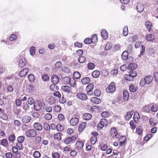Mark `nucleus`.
Instances as JSON below:
<instances>
[{"mask_svg":"<svg viewBox=\"0 0 158 158\" xmlns=\"http://www.w3.org/2000/svg\"><path fill=\"white\" fill-rule=\"evenodd\" d=\"M73 76L75 78L78 79L81 77V74L78 72H75L73 74Z\"/></svg>","mask_w":158,"mask_h":158,"instance_id":"nucleus-48","label":"nucleus"},{"mask_svg":"<svg viewBox=\"0 0 158 158\" xmlns=\"http://www.w3.org/2000/svg\"><path fill=\"white\" fill-rule=\"evenodd\" d=\"M84 145V143L81 141H77L75 144L76 147L78 150L82 148Z\"/></svg>","mask_w":158,"mask_h":158,"instance_id":"nucleus-15","label":"nucleus"},{"mask_svg":"<svg viewBox=\"0 0 158 158\" xmlns=\"http://www.w3.org/2000/svg\"><path fill=\"white\" fill-rule=\"evenodd\" d=\"M51 81L53 84H56L59 81V79L56 75L54 74L52 76Z\"/></svg>","mask_w":158,"mask_h":158,"instance_id":"nucleus-17","label":"nucleus"},{"mask_svg":"<svg viewBox=\"0 0 158 158\" xmlns=\"http://www.w3.org/2000/svg\"><path fill=\"white\" fill-rule=\"evenodd\" d=\"M137 67V64L134 63L130 64L128 66V69H136Z\"/></svg>","mask_w":158,"mask_h":158,"instance_id":"nucleus-30","label":"nucleus"},{"mask_svg":"<svg viewBox=\"0 0 158 158\" xmlns=\"http://www.w3.org/2000/svg\"><path fill=\"white\" fill-rule=\"evenodd\" d=\"M25 135L28 138H34L36 137L37 135V132L34 129H30L26 131Z\"/></svg>","mask_w":158,"mask_h":158,"instance_id":"nucleus-2","label":"nucleus"},{"mask_svg":"<svg viewBox=\"0 0 158 158\" xmlns=\"http://www.w3.org/2000/svg\"><path fill=\"white\" fill-rule=\"evenodd\" d=\"M144 80L147 84L151 83L153 80V78L152 76L150 75L147 76L144 78Z\"/></svg>","mask_w":158,"mask_h":158,"instance_id":"nucleus-22","label":"nucleus"},{"mask_svg":"<svg viewBox=\"0 0 158 158\" xmlns=\"http://www.w3.org/2000/svg\"><path fill=\"white\" fill-rule=\"evenodd\" d=\"M55 67L56 69H61L62 67L61 62L60 61H57L56 62L55 64Z\"/></svg>","mask_w":158,"mask_h":158,"instance_id":"nucleus-42","label":"nucleus"},{"mask_svg":"<svg viewBox=\"0 0 158 158\" xmlns=\"http://www.w3.org/2000/svg\"><path fill=\"white\" fill-rule=\"evenodd\" d=\"M100 74V72L98 70L94 71L92 74V76L95 78H98Z\"/></svg>","mask_w":158,"mask_h":158,"instance_id":"nucleus-32","label":"nucleus"},{"mask_svg":"<svg viewBox=\"0 0 158 158\" xmlns=\"http://www.w3.org/2000/svg\"><path fill=\"white\" fill-rule=\"evenodd\" d=\"M90 101L95 104H98L101 103V100L98 98L96 97H92L90 98Z\"/></svg>","mask_w":158,"mask_h":158,"instance_id":"nucleus-18","label":"nucleus"},{"mask_svg":"<svg viewBox=\"0 0 158 158\" xmlns=\"http://www.w3.org/2000/svg\"><path fill=\"white\" fill-rule=\"evenodd\" d=\"M30 54L31 55H34L35 54V48L34 46H32L30 49Z\"/></svg>","mask_w":158,"mask_h":158,"instance_id":"nucleus-54","label":"nucleus"},{"mask_svg":"<svg viewBox=\"0 0 158 158\" xmlns=\"http://www.w3.org/2000/svg\"><path fill=\"white\" fill-rule=\"evenodd\" d=\"M129 90L131 92H134L137 90V88L135 85L132 84L129 86Z\"/></svg>","mask_w":158,"mask_h":158,"instance_id":"nucleus-34","label":"nucleus"},{"mask_svg":"<svg viewBox=\"0 0 158 158\" xmlns=\"http://www.w3.org/2000/svg\"><path fill=\"white\" fill-rule=\"evenodd\" d=\"M107 124L108 122L106 119H102L98 125V129L101 130L104 127L107 126Z\"/></svg>","mask_w":158,"mask_h":158,"instance_id":"nucleus-4","label":"nucleus"},{"mask_svg":"<svg viewBox=\"0 0 158 158\" xmlns=\"http://www.w3.org/2000/svg\"><path fill=\"white\" fill-rule=\"evenodd\" d=\"M146 38L148 41H152L155 39V37L153 35L148 34L146 35Z\"/></svg>","mask_w":158,"mask_h":158,"instance_id":"nucleus-24","label":"nucleus"},{"mask_svg":"<svg viewBox=\"0 0 158 158\" xmlns=\"http://www.w3.org/2000/svg\"><path fill=\"white\" fill-rule=\"evenodd\" d=\"M101 35L102 38L106 40L108 37V34L106 30H102L101 31Z\"/></svg>","mask_w":158,"mask_h":158,"instance_id":"nucleus-19","label":"nucleus"},{"mask_svg":"<svg viewBox=\"0 0 158 158\" xmlns=\"http://www.w3.org/2000/svg\"><path fill=\"white\" fill-rule=\"evenodd\" d=\"M145 25L148 32H150L152 31V23L149 21H147L145 23Z\"/></svg>","mask_w":158,"mask_h":158,"instance_id":"nucleus-14","label":"nucleus"},{"mask_svg":"<svg viewBox=\"0 0 158 158\" xmlns=\"http://www.w3.org/2000/svg\"><path fill=\"white\" fill-rule=\"evenodd\" d=\"M1 143L2 145L4 147H6L8 145V142L6 139H3L1 140Z\"/></svg>","mask_w":158,"mask_h":158,"instance_id":"nucleus-55","label":"nucleus"},{"mask_svg":"<svg viewBox=\"0 0 158 158\" xmlns=\"http://www.w3.org/2000/svg\"><path fill=\"white\" fill-rule=\"evenodd\" d=\"M151 107V112H156L158 110V105L156 104L152 103L150 104Z\"/></svg>","mask_w":158,"mask_h":158,"instance_id":"nucleus-12","label":"nucleus"},{"mask_svg":"<svg viewBox=\"0 0 158 158\" xmlns=\"http://www.w3.org/2000/svg\"><path fill=\"white\" fill-rule=\"evenodd\" d=\"M76 53L77 56L79 57L82 56L83 52L81 49H79L76 52Z\"/></svg>","mask_w":158,"mask_h":158,"instance_id":"nucleus-63","label":"nucleus"},{"mask_svg":"<svg viewBox=\"0 0 158 158\" xmlns=\"http://www.w3.org/2000/svg\"><path fill=\"white\" fill-rule=\"evenodd\" d=\"M110 134L113 137H117V131L115 127H113L111 128L110 131Z\"/></svg>","mask_w":158,"mask_h":158,"instance_id":"nucleus-23","label":"nucleus"},{"mask_svg":"<svg viewBox=\"0 0 158 158\" xmlns=\"http://www.w3.org/2000/svg\"><path fill=\"white\" fill-rule=\"evenodd\" d=\"M86 60V58L83 56H79L78 58L79 62L81 63H84Z\"/></svg>","mask_w":158,"mask_h":158,"instance_id":"nucleus-46","label":"nucleus"},{"mask_svg":"<svg viewBox=\"0 0 158 158\" xmlns=\"http://www.w3.org/2000/svg\"><path fill=\"white\" fill-rule=\"evenodd\" d=\"M90 141L92 144H95L97 141V137L95 136H92L91 138Z\"/></svg>","mask_w":158,"mask_h":158,"instance_id":"nucleus-45","label":"nucleus"},{"mask_svg":"<svg viewBox=\"0 0 158 158\" xmlns=\"http://www.w3.org/2000/svg\"><path fill=\"white\" fill-rule=\"evenodd\" d=\"M0 118L4 121H7L8 119V117L7 114L3 110L0 108Z\"/></svg>","mask_w":158,"mask_h":158,"instance_id":"nucleus-9","label":"nucleus"},{"mask_svg":"<svg viewBox=\"0 0 158 158\" xmlns=\"http://www.w3.org/2000/svg\"><path fill=\"white\" fill-rule=\"evenodd\" d=\"M126 140V138L124 136L121 137L119 139V141H120L119 143V145L120 146H123L125 143Z\"/></svg>","mask_w":158,"mask_h":158,"instance_id":"nucleus-36","label":"nucleus"},{"mask_svg":"<svg viewBox=\"0 0 158 158\" xmlns=\"http://www.w3.org/2000/svg\"><path fill=\"white\" fill-rule=\"evenodd\" d=\"M45 118L47 120H50L52 118V115L50 113H46L44 116Z\"/></svg>","mask_w":158,"mask_h":158,"instance_id":"nucleus-62","label":"nucleus"},{"mask_svg":"<svg viewBox=\"0 0 158 158\" xmlns=\"http://www.w3.org/2000/svg\"><path fill=\"white\" fill-rule=\"evenodd\" d=\"M28 72V70H22L19 73V76L20 77H23L25 76Z\"/></svg>","mask_w":158,"mask_h":158,"instance_id":"nucleus-35","label":"nucleus"},{"mask_svg":"<svg viewBox=\"0 0 158 158\" xmlns=\"http://www.w3.org/2000/svg\"><path fill=\"white\" fill-rule=\"evenodd\" d=\"M94 87V85L92 83L89 84L86 88V91L87 92V94L88 95L91 96L93 95V93L92 92Z\"/></svg>","mask_w":158,"mask_h":158,"instance_id":"nucleus-5","label":"nucleus"},{"mask_svg":"<svg viewBox=\"0 0 158 158\" xmlns=\"http://www.w3.org/2000/svg\"><path fill=\"white\" fill-rule=\"evenodd\" d=\"M82 118L84 120H88L91 118L92 115L89 113H86L83 115Z\"/></svg>","mask_w":158,"mask_h":158,"instance_id":"nucleus-26","label":"nucleus"},{"mask_svg":"<svg viewBox=\"0 0 158 158\" xmlns=\"http://www.w3.org/2000/svg\"><path fill=\"white\" fill-rule=\"evenodd\" d=\"M133 114L132 111L127 112L126 115L125 117V118L126 120L128 121L131 118Z\"/></svg>","mask_w":158,"mask_h":158,"instance_id":"nucleus-31","label":"nucleus"},{"mask_svg":"<svg viewBox=\"0 0 158 158\" xmlns=\"http://www.w3.org/2000/svg\"><path fill=\"white\" fill-rule=\"evenodd\" d=\"M42 107L41 102L39 100H36L34 104V108L35 110L37 111H40Z\"/></svg>","mask_w":158,"mask_h":158,"instance_id":"nucleus-6","label":"nucleus"},{"mask_svg":"<svg viewBox=\"0 0 158 158\" xmlns=\"http://www.w3.org/2000/svg\"><path fill=\"white\" fill-rule=\"evenodd\" d=\"M90 81V78L88 77H85L83 78L81 80V81L82 84H87L89 83Z\"/></svg>","mask_w":158,"mask_h":158,"instance_id":"nucleus-29","label":"nucleus"},{"mask_svg":"<svg viewBox=\"0 0 158 158\" xmlns=\"http://www.w3.org/2000/svg\"><path fill=\"white\" fill-rule=\"evenodd\" d=\"M139 118L140 115L137 112H135L134 116V119L135 122V123H136V122L137 121L138 119Z\"/></svg>","mask_w":158,"mask_h":158,"instance_id":"nucleus-41","label":"nucleus"},{"mask_svg":"<svg viewBox=\"0 0 158 158\" xmlns=\"http://www.w3.org/2000/svg\"><path fill=\"white\" fill-rule=\"evenodd\" d=\"M41 138L40 136H39L36 137L34 139V144L38 148H40L42 146V144L41 143Z\"/></svg>","mask_w":158,"mask_h":158,"instance_id":"nucleus-7","label":"nucleus"},{"mask_svg":"<svg viewBox=\"0 0 158 158\" xmlns=\"http://www.w3.org/2000/svg\"><path fill=\"white\" fill-rule=\"evenodd\" d=\"M92 40L90 38H87L84 40V43L86 44H89L92 43Z\"/></svg>","mask_w":158,"mask_h":158,"instance_id":"nucleus-60","label":"nucleus"},{"mask_svg":"<svg viewBox=\"0 0 158 158\" xmlns=\"http://www.w3.org/2000/svg\"><path fill=\"white\" fill-rule=\"evenodd\" d=\"M151 107L150 106V104L145 105L144 106L142 109V110L143 112L146 113H151Z\"/></svg>","mask_w":158,"mask_h":158,"instance_id":"nucleus-16","label":"nucleus"},{"mask_svg":"<svg viewBox=\"0 0 158 158\" xmlns=\"http://www.w3.org/2000/svg\"><path fill=\"white\" fill-rule=\"evenodd\" d=\"M129 74L131 77H135L136 76L137 73L134 70H131L129 72Z\"/></svg>","mask_w":158,"mask_h":158,"instance_id":"nucleus-52","label":"nucleus"},{"mask_svg":"<svg viewBox=\"0 0 158 158\" xmlns=\"http://www.w3.org/2000/svg\"><path fill=\"white\" fill-rule=\"evenodd\" d=\"M9 141L10 142L13 143L15 140V137L14 135L11 134L10 135L8 138Z\"/></svg>","mask_w":158,"mask_h":158,"instance_id":"nucleus-40","label":"nucleus"},{"mask_svg":"<svg viewBox=\"0 0 158 158\" xmlns=\"http://www.w3.org/2000/svg\"><path fill=\"white\" fill-rule=\"evenodd\" d=\"M76 96L77 98L82 101L86 100L88 99L87 95L82 93H79L77 94Z\"/></svg>","mask_w":158,"mask_h":158,"instance_id":"nucleus-8","label":"nucleus"},{"mask_svg":"<svg viewBox=\"0 0 158 158\" xmlns=\"http://www.w3.org/2000/svg\"><path fill=\"white\" fill-rule=\"evenodd\" d=\"M116 90V85L114 82H112L106 89L108 93H113Z\"/></svg>","mask_w":158,"mask_h":158,"instance_id":"nucleus-3","label":"nucleus"},{"mask_svg":"<svg viewBox=\"0 0 158 158\" xmlns=\"http://www.w3.org/2000/svg\"><path fill=\"white\" fill-rule=\"evenodd\" d=\"M128 27L125 26L124 27L123 30V35L124 36H126L128 34Z\"/></svg>","mask_w":158,"mask_h":158,"instance_id":"nucleus-43","label":"nucleus"},{"mask_svg":"<svg viewBox=\"0 0 158 158\" xmlns=\"http://www.w3.org/2000/svg\"><path fill=\"white\" fill-rule=\"evenodd\" d=\"M61 89L63 91L69 93L71 90V88L68 86H63L61 87Z\"/></svg>","mask_w":158,"mask_h":158,"instance_id":"nucleus-25","label":"nucleus"},{"mask_svg":"<svg viewBox=\"0 0 158 158\" xmlns=\"http://www.w3.org/2000/svg\"><path fill=\"white\" fill-rule=\"evenodd\" d=\"M62 134L60 132H58L55 134L54 135V138L55 139L60 140L61 139V136Z\"/></svg>","mask_w":158,"mask_h":158,"instance_id":"nucleus-39","label":"nucleus"},{"mask_svg":"<svg viewBox=\"0 0 158 158\" xmlns=\"http://www.w3.org/2000/svg\"><path fill=\"white\" fill-rule=\"evenodd\" d=\"M79 119L77 117L72 118L70 120V123L71 125L74 126L77 124L79 123Z\"/></svg>","mask_w":158,"mask_h":158,"instance_id":"nucleus-11","label":"nucleus"},{"mask_svg":"<svg viewBox=\"0 0 158 158\" xmlns=\"http://www.w3.org/2000/svg\"><path fill=\"white\" fill-rule=\"evenodd\" d=\"M43 127L47 131H49L50 130V127L49 124L47 123H44Z\"/></svg>","mask_w":158,"mask_h":158,"instance_id":"nucleus-44","label":"nucleus"},{"mask_svg":"<svg viewBox=\"0 0 158 158\" xmlns=\"http://www.w3.org/2000/svg\"><path fill=\"white\" fill-rule=\"evenodd\" d=\"M91 40H92V43H96L98 40V38L97 35L96 34H94L92 36Z\"/></svg>","mask_w":158,"mask_h":158,"instance_id":"nucleus-49","label":"nucleus"},{"mask_svg":"<svg viewBox=\"0 0 158 158\" xmlns=\"http://www.w3.org/2000/svg\"><path fill=\"white\" fill-rule=\"evenodd\" d=\"M88 68L89 69H94L95 68V64L92 62H90L88 64Z\"/></svg>","mask_w":158,"mask_h":158,"instance_id":"nucleus-58","label":"nucleus"},{"mask_svg":"<svg viewBox=\"0 0 158 158\" xmlns=\"http://www.w3.org/2000/svg\"><path fill=\"white\" fill-rule=\"evenodd\" d=\"M26 60L24 57L21 56L19 60V66L21 68H23L26 64Z\"/></svg>","mask_w":158,"mask_h":158,"instance_id":"nucleus-10","label":"nucleus"},{"mask_svg":"<svg viewBox=\"0 0 158 158\" xmlns=\"http://www.w3.org/2000/svg\"><path fill=\"white\" fill-rule=\"evenodd\" d=\"M60 154L57 152L52 153V158H60Z\"/></svg>","mask_w":158,"mask_h":158,"instance_id":"nucleus-64","label":"nucleus"},{"mask_svg":"<svg viewBox=\"0 0 158 158\" xmlns=\"http://www.w3.org/2000/svg\"><path fill=\"white\" fill-rule=\"evenodd\" d=\"M136 9L138 12L141 13L143 10L144 6L142 4H139L136 6Z\"/></svg>","mask_w":158,"mask_h":158,"instance_id":"nucleus-27","label":"nucleus"},{"mask_svg":"<svg viewBox=\"0 0 158 158\" xmlns=\"http://www.w3.org/2000/svg\"><path fill=\"white\" fill-rule=\"evenodd\" d=\"M33 127L36 131H40L42 130L43 127L42 125L38 123H35L33 125Z\"/></svg>","mask_w":158,"mask_h":158,"instance_id":"nucleus-13","label":"nucleus"},{"mask_svg":"<svg viewBox=\"0 0 158 158\" xmlns=\"http://www.w3.org/2000/svg\"><path fill=\"white\" fill-rule=\"evenodd\" d=\"M56 128L59 131H61L64 129V127L60 124H58L56 126Z\"/></svg>","mask_w":158,"mask_h":158,"instance_id":"nucleus-61","label":"nucleus"},{"mask_svg":"<svg viewBox=\"0 0 158 158\" xmlns=\"http://www.w3.org/2000/svg\"><path fill=\"white\" fill-rule=\"evenodd\" d=\"M110 115V113L107 111L103 112L101 114V116L104 118H107Z\"/></svg>","mask_w":158,"mask_h":158,"instance_id":"nucleus-47","label":"nucleus"},{"mask_svg":"<svg viewBox=\"0 0 158 158\" xmlns=\"http://www.w3.org/2000/svg\"><path fill=\"white\" fill-rule=\"evenodd\" d=\"M69 84L72 87H74L76 85V81L73 78H70V80L69 81Z\"/></svg>","mask_w":158,"mask_h":158,"instance_id":"nucleus-53","label":"nucleus"},{"mask_svg":"<svg viewBox=\"0 0 158 158\" xmlns=\"http://www.w3.org/2000/svg\"><path fill=\"white\" fill-rule=\"evenodd\" d=\"M86 125V123L85 122H83L80 124L78 127V131L79 132H82Z\"/></svg>","mask_w":158,"mask_h":158,"instance_id":"nucleus-21","label":"nucleus"},{"mask_svg":"<svg viewBox=\"0 0 158 158\" xmlns=\"http://www.w3.org/2000/svg\"><path fill=\"white\" fill-rule=\"evenodd\" d=\"M123 98L125 101L128 100L129 98V94L128 93L127 91H124L123 92Z\"/></svg>","mask_w":158,"mask_h":158,"instance_id":"nucleus-38","label":"nucleus"},{"mask_svg":"<svg viewBox=\"0 0 158 158\" xmlns=\"http://www.w3.org/2000/svg\"><path fill=\"white\" fill-rule=\"evenodd\" d=\"M70 78L68 77H63L62 80V82L65 84H68L69 83Z\"/></svg>","mask_w":158,"mask_h":158,"instance_id":"nucleus-33","label":"nucleus"},{"mask_svg":"<svg viewBox=\"0 0 158 158\" xmlns=\"http://www.w3.org/2000/svg\"><path fill=\"white\" fill-rule=\"evenodd\" d=\"M149 122L150 125L152 127L156 126L157 123L155 121V119L152 118H149Z\"/></svg>","mask_w":158,"mask_h":158,"instance_id":"nucleus-37","label":"nucleus"},{"mask_svg":"<svg viewBox=\"0 0 158 158\" xmlns=\"http://www.w3.org/2000/svg\"><path fill=\"white\" fill-rule=\"evenodd\" d=\"M51 90L52 91H55L57 90L58 88L57 86L56 85V84H52L50 86Z\"/></svg>","mask_w":158,"mask_h":158,"instance_id":"nucleus-59","label":"nucleus"},{"mask_svg":"<svg viewBox=\"0 0 158 158\" xmlns=\"http://www.w3.org/2000/svg\"><path fill=\"white\" fill-rule=\"evenodd\" d=\"M24 139L25 137L24 136H20L18 137L17 140L18 143H22L24 141Z\"/></svg>","mask_w":158,"mask_h":158,"instance_id":"nucleus-50","label":"nucleus"},{"mask_svg":"<svg viewBox=\"0 0 158 158\" xmlns=\"http://www.w3.org/2000/svg\"><path fill=\"white\" fill-rule=\"evenodd\" d=\"M34 87L33 85H29L27 89V91L29 92H32L34 90Z\"/></svg>","mask_w":158,"mask_h":158,"instance_id":"nucleus-51","label":"nucleus"},{"mask_svg":"<svg viewBox=\"0 0 158 158\" xmlns=\"http://www.w3.org/2000/svg\"><path fill=\"white\" fill-rule=\"evenodd\" d=\"M128 53L127 51H124L122 55V58L123 60H127L128 58Z\"/></svg>","mask_w":158,"mask_h":158,"instance_id":"nucleus-28","label":"nucleus"},{"mask_svg":"<svg viewBox=\"0 0 158 158\" xmlns=\"http://www.w3.org/2000/svg\"><path fill=\"white\" fill-rule=\"evenodd\" d=\"M28 78L29 81L33 82L35 80L34 76L33 74H30L28 76Z\"/></svg>","mask_w":158,"mask_h":158,"instance_id":"nucleus-56","label":"nucleus"},{"mask_svg":"<svg viewBox=\"0 0 158 158\" xmlns=\"http://www.w3.org/2000/svg\"><path fill=\"white\" fill-rule=\"evenodd\" d=\"M31 119V117L30 116L25 115L23 117L22 119V121L23 123H27L30 121Z\"/></svg>","mask_w":158,"mask_h":158,"instance_id":"nucleus-20","label":"nucleus"},{"mask_svg":"<svg viewBox=\"0 0 158 158\" xmlns=\"http://www.w3.org/2000/svg\"><path fill=\"white\" fill-rule=\"evenodd\" d=\"M78 137V135L77 134H74L72 136L67 137L64 141V143L66 144L72 143H74Z\"/></svg>","mask_w":158,"mask_h":158,"instance_id":"nucleus-1","label":"nucleus"},{"mask_svg":"<svg viewBox=\"0 0 158 158\" xmlns=\"http://www.w3.org/2000/svg\"><path fill=\"white\" fill-rule=\"evenodd\" d=\"M33 155L34 157L36 158H40L41 156L40 153L38 151H35L34 152Z\"/></svg>","mask_w":158,"mask_h":158,"instance_id":"nucleus-57","label":"nucleus"}]
</instances>
